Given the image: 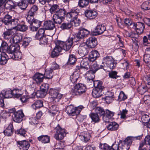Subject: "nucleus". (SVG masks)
I'll list each match as a JSON object with an SVG mask.
<instances>
[{"label": "nucleus", "mask_w": 150, "mask_h": 150, "mask_svg": "<svg viewBox=\"0 0 150 150\" xmlns=\"http://www.w3.org/2000/svg\"><path fill=\"white\" fill-rule=\"evenodd\" d=\"M106 30V28L104 25H98L95 28L94 35L102 34Z\"/></svg>", "instance_id": "obj_25"}, {"label": "nucleus", "mask_w": 150, "mask_h": 150, "mask_svg": "<svg viewBox=\"0 0 150 150\" xmlns=\"http://www.w3.org/2000/svg\"><path fill=\"white\" fill-rule=\"evenodd\" d=\"M15 31H14L12 29H8L5 31L3 34V36L6 39H10L11 36H12L15 33Z\"/></svg>", "instance_id": "obj_27"}, {"label": "nucleus", "mask_w": 150, "mask_h": 150, "mask_svg": "<svg viewBox=\"0 0 150 150\" xmlns=\"http://www.w3.org/2000/svg\"><path fill=\"white\" fill-rule=\"evenodd\" d=\"M59 108L56 105H50L49 107V112L50 113L54 115L58 111Z\"/></svg>", "instance_id": "obj_30"}, {"label": "nucleus", "mask_w": 150, "mask_h": 150, "mask_svg": "<svg viewBox=\"0 0 150 150\" xmlns=\"http://www.w3.org/2000/svg\"><path fill=\"white\" fill-rule=\"evenodd\" d=\"M30 39L29 38H24L22 42V45L24 47L28 46L30 42Z\"/></svg>", "instance_id": "obj_56"}, {"label": "nucleus", "mask_w": 150, "mask_h": 150, "mask_svg": "<svg viewBox=\"0 0 150 150\" xmlns=\"http://www.w3.org/2000/svg\"><path fill=\"white\" fill-rule=\"evenodd\" d=\"M141 136L136 137H128L124 140L122 141L120 140L117 146V150H128L130 147V145L132 144V140L134 139H140L142 138Z\"/></svg>", "instance_id": "obj_1"}, {"label": "nucleus", "mask_w": 150, "mask_h": 150, "mask_svg": "<svg viewBox=\"0 0 150 150\" xmlns=\"http://www.w3.org/2000/svg\"><path fill=\"white\" fill-rule=\"evenodd\" d=\"M80 139L83 142H87L90 139L91 136L88 133H86L84 135L80 136Z\"/></svg>", "instance_id": "obj_44"}, {"label": "nucleus", "mask_w": 150, "mask_h": 150, "mask_svg": "<svg viewBox=\"0 0 150 150\" xmlns=\"http://www.w3.org/2000/svg\"><path fill=\"white\" fill-rule=\"evenodd\" d=\"M45 31L43 28H40L37 33L35 38L36 39L39 40L44 35Z\"/></svg>", "instance_id": "obj_34"}, {"label": "nucleus", "mask_w": 150, "mask_h": 150, "mask_svg": "<svg viewBox=\"0 0 150 150\" xmlns=\"http://www.w3.org/2000/svg\"><path fill=\"white\" fill-rule=\"evenodd\" d=\"M89 33V31L83 28H80L79 32L76 35L75 37L79 40L86 37Z\"/></svg>", "instance_id": "obj_14"}, {"label": "nucleus", "mask_w": 150, "mask_h": 150, "mask_svg": "<svg viewBox=\"0 0 150 150\" xmlns=\"http://www.w3.org/2000/svg\"><path fill=\"white\" fill-rule=\"evenodd\" d=\"M18 22V21L17 19H14L11 21L10 24L12 26L13 29H15L17 30V26L19 25Z\"/></svg>", "instance_id": "obj_51"}, {"label": "nucleus", "mask_w": 150, "mask_h": 150, "mask_svg": "<svg viewBox=\"0 0 150 150\" xmlns=\"http://www.w3.org/2000/svg\"><path fill=\"white\" fill-rule=\"evenodd\" d=\"M44 75L40 73H38L35 74L33 77V79L38 83L43 81Z\"/></svg>", "instance_id": "obj_26"}, {"label": "nucleus", "mask_w": 150, "mask_h": 150, "mask_svg": "<svg viewBox=\"0 0 150 150\" xmlns=\"http://www.w3.org/2000/svg\"><path fill=\"white\" fill-rule=\"evenodd\" d=\"M11 21V17L8 15H6L3 20V23L7 25H9Z\"/></svg>", "instance_id": "obj_45"}, {"label": "nucleus", "mask_w": 150, "mask_h": 150, "mask_svg": "<svg viewBox=\"0 0 150 150\" xmlns=\"http://www.w3.org/2000/svg\"><path fill=\"white\" fill-rule=\"evenodd\" d=\"M13 97L12 91L11 90L6 91L3 90L0 93V98H11Z\"/></svg>", "instance_id": "obj_22"}, {"label": "nucleus", "mask_w": 150, "mask_h": 150, "mask_svg": "<svg viewBox=\"0 0 150 150\" xmlns=\"http://www.w3.org/2000/svg\"><path fill=\"white\" fill-rule=\"evenodd\" d=\"M93 11L92 10H86L85 11V14L86 16L90 19H93L94 15Z\"/></svg>", "instance_id": "obj_49"}, {"label": "nucleus", "mask_w": 150, "mask_h": 150, "mask_svg": "<svg viewBox=\"0 0 150 150\" xmlns=\"http://www.w3.org/2000/svg\"><path fill=\"white\" fill-rule=\"evenodd\" d=\"M94 98H99L102 95V91L104 88L102 83L100 81H94Z\"/></svg>", "instance_id": "obj_6"}, {"label": "nucleus", "mask_w": 150, "mask_h": 150, "mask_svg": "<svg viewBox=\"0 0 150 150\" xmlns=\"http://www.w3.org/2000/svg\"><path fill=\"white\" fill-rule=\"evenodd\" d=\"M53 70L50 68H48L45 70L44 76L47 79H51L53 76Z\"/></svg>", "instance_id": "obj_28"}, {"label": "nucleus", "mask_w": 150, "mask_h": 150, "mask_svg": "<svg viewBox=\"0 0 150 150\" xmlns=\"http://www.w3.org/2000/svg\"><path fill=\"white\" fill-rule=\"evenodd\" d=\"M143 100L145 104L147 105H150V96H144Z\"/></svg>", "instance_id": "obj_58"}, {"label": "nucleus", "mask_w": 150, "mask_h": 150, "mask_svg": "<svg viewBox=\"0 0 150 150\" xmlns=\"http://www.w3.org/2000/svg\"><path fill=\"white\" fill-rule=\"evenodd\" d=\"M76 61V59L74 55H71L69 56L68 59V63L69 64H73Z\"/></svg>", "instance_id": "obj_52"}, {"label": "nucleus", "mask_w": 150, "mask_h": 150, "mask_svg": "<svg viewBox=\"0 0 150 150\" xmlns=\"http://www.w3.org/2000/svg\"><path fill=\"white\" fill-rule=\"evenodd\" d=\"M93 65H92L90 70L87 71L86 74V78H87L88 82L90 83L93 82L94 83V70Z\"/></svg>", "instance_id": "obj_16"}, {"label": "nucleus", "mask_w": 150, "mask_h": 150, "mask_svg": "<svg viewBox=\"0 0 150 150\" xmlns=\"http://www.w3.org/2000/svg\"><path fill=\"white\" fill-rule=\"evenodd\" d=\"M143 61L146 63L150 62V54H145L144 55Z\"/></svg>", "instance_id": "obj_61"}, {"label": "nucleus", "mask_w": 150, "mask_h": 150, "mask_svg": "<svg viewBox=\"0 0 150 150\" xmlns=\"http://www.w3.org/2000/svg\"><path fill=\"white\" fill-rule=\"evenodd\" d=\"M110 96H107L104 98L107 103H110L114 100L113 93L110 92Z\"/></svg>", "instance_id": "obj_43"}, {"label": "nucleus", "mask_w": 150, "mask_h": 150, "mask_svg": "<svg viewBox=\"0 0 150 150\" xmlns=\"http://www.w3.org/2000/svg\"><path fill=\"white\" fill-rule=\"evenodd\" d=\"M83 107L80 105L78 107H74L72 105L68 106L66 109V111L68 115L70 116L76 115L79 114Z\"/></svg>", "instance_id": "obj_3"}, {"label": "nucleus", "mask_w": 150, "mask_h": 150, "mask_svg": "<svg viewBox=\"0 0 150 150\" xmlns=\"http://www.w3.org/2000/svg\"><path fill=\"white\" fill-rule=\"evenodd\" d=\"M35 13L29 11L26 17V19L29 23H31V21L34 19V16L35 15Z\"/></svg>", "instance_id": "obj_40"}, {"label": "nucleus", "mask_w": 150, "mask_h": 150, "mask_svg": "<svg viewBox=\"0 0 150 150\" xmlns=\"http://www.w3.org/2000/svg\"><path fill=\"white\" fill-rule=\"evenodd\" d=\"M103 63L105 64L108 67L111 69H113L115 67V60L110 56H107L104 57L103 59Z\"/></svg>", "instance_id": "obj_9"}, {"label": "nucleus", "mask_w": 150, "mask_h": 150, "mask_svg": "<svg viewBox=\"0 0 150 150\" xmlns=\"http://www.w3.org/2000/svg\"><path fill=\"white\" fill-rule=\"evenodd\" d=\"M49 88V85L47 83H43L40 86V90L44 92V95L46 94Z\"/></svg>", "instance_id": "obj_50"}, {"label": "nucleus", "mask_w": 150, "mask_h": 150, "mask_svg": "<svg viewBox=\"0 0 150 150\" xmlns=\"http://www.w3.org/2000/svg\"><path fill=\"white\" fill-rule=\"evenodd\" d=\"M15 133L17 134H19L23 137H25L26 134L25 131L24 129H21L16 131Z\"/></svg>", "instance_id": "obj_57"}, {"label": "nucleus", "mask_w": 150, "mask_h": 150, "mask_svg": "<svg viewBox=\"0 0 150 150\" xmlns=\"http://www.w3.org/2000/svg\"><path fill=\"white\" fill-rule=\"evenodd\" d=\"M88 0H79L78 5L80 7L83 8L86 6L88 4Z\"/></svg>", "instance_id": "obj_47"}, {"label": "nucleus", "mask_w": 150, "mask_h": 150, "mask_svg": "<svg viewBox=\"0 0 150 150\" xmlns=\"http://www.w3.org/2000/svg\"><path fill=\"white\" fill-rule=\"evenodd\" d=\"M43 27L46 30H51L55 28V25L52 21L49 20L44 22Z\"/></svg>", "instance_id": "obj_19"}, {"label": "nucleus", "mask_w": 150, "mask_h": 150, "mask_svg": "<svg viewBox=\"0 0 150 150\" xmlns=\"http://www.w3.org/2000/svg\"><path fill=\"white\" fill-rule=\"evenodd\" d=\"M114 113L108 110H106L105 116L108 117V119H110L113 116Z\"/></svg>", "instance_id": "obj_59"}, {"label": "nucleus", "mask_w": 150, "mask_h": 150, "mask_svg": "<svg viewBox=\"0 0 150 150\" xmlns=\"http://www.w3.org/2000/svg\"><path fill=\"white\" fill-rule=\"evenodd\" d=\"M133 28L135 30L137 33L139 34H142L144 31L145 28L143 23L138 22L136 23H133Z\"/></svg>", "instance_id": "obj_15"}, {"label": "nucleus", "mask_w": 150, "mask_h": 150, "mask_svg": "<svg viewBox=\"0 0 150 150\" xmlns=\"http://www.w3.org/2000/svg\"><path fill=\"white\" fill-rule=\"evenodd\" d=\"M29 98V96L27 95H25L23 96L20 98V100L22 103H26L28 101V100Z\"/></svg>", "instance_id": "obj_63"}, {"label": "nucleus", "mask_w": 150, "mask_h": 150, "mask_svg": "<svg viewBox=\"0 0 150 150\" xmlns=\"http://www.w3.org/2000/svg\"><path fill=\"white\" fill-rule=\"evenodd\" d=\"M28 4L26 0H21L18 4V6L21 9L25 10L28 6Z\"/></svg>", "instance_id": "obj_37"}, {"label": "nucleus", "mask_w": 150, "mask_h": 150, "mask_svg": "<svg viewBox=\"0 0 150 150\" xmlns=\"http://www.w3.org/2000/svg\"><path fill=\"white\" fill-rule=\"evenodd\" d=\"M88 59L90 61V65H89L88 62L85 61L84 60H83L81 61V69L87 70L88 68H89L90 69L92 65H93V66L94 51L92 50L90 52L89 56Z\"/></svg>", "instance_id": "obj_4"}, {"label": "nucleus", "mask_w": 150, "mask_h": 150, "mask_svg": "<svg viewBox=\"0 0 150 150\" xmlns=\"http://www.w3.org/2000/svg\"><path fill=\"white\" fill-rule=\"evenodd\" d=\"M119 127L118 125L115 122H112L108 125L107 127L109 130L113 131L117 130Z\"/></svg>", "instance_id": "obj_33"}, {"label": "nucleus", "mask_w": 150, "mask_h": 150, "mask_svg": "<svg viewBox=\"0 0 150 150\" xmlns=\"http://www.w3.org/2000/svg\"><path fill=\"white\" fill-rule=\"evenodd\" d=\"M127 98V96L122 91L120 92L118 96V100L120 101L124 100Z\"/></svg>", "instance_id": "obj_54"}, {"label": "nucleus", "mask_w": 150, "mask_h": 150, "mask_svg": "<svg viewBox=\"0 0 150 150\" xmlns=\"http://www.w3.org/2000/svg\"><path fill=\"white\" fill-rule=\"evenodd\" d=\"M49 93L51 96L52 100L55 102H58L62 97V95L59 93L57 89H50L49 90Z\"/></svg>", "instance_id": "obj_12"}, {"label": "nucleus", "mask_w": 150, "mask_h": 150, "mask_svg": "<svg viewBox=\"0 0 150 150\" xmlns=\"http://www.w3.org/2000/svg\"><path fill=\"white\" fill-rule=\"evenodd\" d=\"M4 7L7 9H12L15 8V5L12 1L8 0L5 2Z\"/></svg>", "instance_id": "obj_31"}, {"label": "nucleus", "mask_w": 150, "mask_h": 150, "mask_svg": "<svg viewBox=\"0 0 150 150\" xmlns=\"http://www.w3.org/2000/svg\"><path fill=\"white\" fill-rule=\"evenodd\" d=\"M28 29V27L25 24H19L17 26V30L21 31L24 32Z\"/></svg>", "instance_id": "obj_53"}, {"label": "nucleus", "mask_w": 150, "mask_h": 150, "mask_svg": "<svg viewBox=\"0 0 150 150\" xmlns=\"http://www.w3.org/2000/svg\"><path fill=\"white\" fill-rule=\"evenodd\" d=\"M59 9V6L57 4L52 5L50 9V11L51 14L56 13Z\"/></svg>", "instance_id": "obj_48"}, {"label": "nucleus", "mask_w": 150, "mask_h": 150, "mask_svg": "<svg viewBox=\"0 0 150 150\" xmlns=\"http://www.w3.org/2000/svg\"><path fill=\"white\" fill-rule=\"evenodd\" d=\"M57 44L62 49L66 51H68L72 47L73 41L72 38H69L66 42H63L60 41L56 42Z\"/></svg>", "instance_id": "obj_5"}, {"label": "nucleus", "mask_w": 150, "mask_h": 150, "mask_svg": "<svg viewBox=\"0 0 150 150\" xmlns=\"http://www.w3.org/2000/svg\"><path fill=\"white\" fill-rule=\"evenodd\" d=\"M79 75L78 73L76 71L75 72L70 76V78L71 82L73 83H75L79 78Z\"/></svg>", "instance_id": "obj_38"}, {"label": "nucleus", "mask_w": 150, "mask_h": 150, "mask_svg": "<svg viewBox=\"0 0 150 150\" xmlns=\"http://www.w3.org/2000/svg\"><path fill=\"white\" fill-rule=\"evenodd\" d=\"M10 55L7 54L6 52H2L1 54L0 64H6L8 59L10 58Z\"/></svg>", "instance_id": "obj_23"}, {"label": "nucleus", "mask_w": 150, "mask_h": 150, "mask_svg": "<svg viewBox=\"0 0 150 150\" xmlns=\"http://www.w3.org/2000/svg\"><path fill=\"white\" fill-rule=\"evenodd\" d=\"M100 147L103 150H109L110 146H109L107 144L105 143L103 144H100Z\"/></svg>", "instance_id": "obj_64"}, {"label": "nucleus", "mask_w": 150, "mask_h": 150, "mask_svg": "<svg viewBox=\"0 0 150 150\" xmlns=\"http://www.w3.org/2000/svg\"><path fill=\"white\" fill-rule=\"evenodd\" d=\"M24 115L22 110H19L14 112L12 115L13 120L16 122L20 123L23 120Z\"/></svg>", "instance_id": "obj_13"}, {"label": "nucleus", "mask_w": 150, "mask_h": 150, "mask_svg": "<svg viewBox=\"0 0 150 150\" xmlns=\"http://www.w3.org/2000/svg\"><path fill=\"white\" fill-rule=\"evenodd\" d=\"M86 89V87L85 85L81 83H78L74 86V89H73L72 91L75 95H79L85 93Z\"/></svg>", "instance_id": "obj_10"}, {"label": "nucleus", "mask_w": 150, "mask_h": 150, "mask_svg": "<svg viewBox=\"0 0 150 150\" xmlns=\"http://www.w3.org/2000/svg\"><path fill=\"white\" fill-rule=\"evenodd\" d=\"M38 140L41 142L46 143L50 141V137L47 135H42L38 137Z\"/></svg>", "instance_id": "obj_36"}, {"label": "nucleus", "mask_w": 150, "mask_h": 150, "mask_svg": "<svg viewBox=\"0 0 150 150\" xmlns=\"http://www.w3.org/2000/svg\"><path fill=\"white\" fill-rule=\"evenodd\" d=\"M31 23H29V24H31L36 26L39 27L41 24L42 22L39 20L34 19L31 21Z\"/></svg>", "instance_id": "obj_55"}, {"label": "nucleus", "mask_w": 150, "mask_h": 150, "mask_svg": "<svg viewBox=\"0 0 150 150\" xmlns=\"http://www.w3.org/2000/svg\"><path fill=\"white\" fill-rule=\"evenodd\" d=\"M78 52L81 56H84L87 54L88 52V46L86 45L80 46L78 48Z\"/></svg>", "instance_id": "obj_18"}, {"label": "nucleus", "mask_w": 150, "mask_h": 150, "mask_svg": "<svg viewBox=\"0 0 150 150\" xmlns=\"http://www.w3.org/2000/svg\"><path fill=\"white\" fill-rule=\"evenodd\" d=\"M72 24L70 22L67 23H63L60 26V28L63 30L69 29L72 27Z\"/></svg>", "instance_id": "obj_42"}, {"label": "nucleus", "mask_w": 150, "mask_h": 150, "mask_svg": "<svg viewBox=\"0 0 150 150\" xmlns=\"http://www.w3.org/2000/svg\"><path fill=\"white\" fill-rule=\"evenodd\" d=\"M56 133L54 137L57 140L59 141L62 140L66 135V132L64 129L61 128L58 125L55 128Z\"/></svg>", "instance_id": "obj_7"}, {"label": "nucleus", "mask_w": 150, "mask_h": 150, "mask_svg": "<svg viewBox=\"0 0 150 150\" xmlns=\"http://www.w3.org/2000/svg\"><path fill=\"white\" fill-rule=\"evenodd\" d=\"M43 106V102L42 100H38L35 102L31 106L35 110L38 109Z\"/></svg>", "instance_id": "obj_32"}, {"label": "nucleus", "mask_w": 150, "mask_h": 150, "mask_svg": "<svg viewBox=\"0 0 150 150\" xmlns=\"http://www.w3.org/2000/svg\"><path fill=\"white\" fill-rule=\"evenodd\" d=\"M49 37V36L48 35H44L38 40L40 41V43L43 45L47 44Z\"/></svg>", "instance_id": "obj_46"}, {"label": "nucleus", "mask_w": 150, "mask_h": 150, "mask_svg": "<svg viewBox=\"0 0 150 150\" xmlns=\"http://www.w3.org/2000/svg\"><path fill=\"white\" fill-rule=\"evenodd\" d=\"M15 45H10L9 47L8 45L5 42H3L1 44L0 48V51L2 52H6L9 55L11 53L13 52L14 50L16 49L15 47Z\"/></svg>", "instance_id": "obj_8"}, {"label": "nucleus", "mask_w": 150, "mask_h": 150, "mask_svg": "<svg viewBox=\"0 0 150 150\" xmlns=\"http://www.w3.org/2000/svg\"><path fill=\"white\" fill-rule=\"evenodd\" d=\"M22 39V35L19 33H17L13 38H11L10 42L11 43H17L20 42Z\"/></svg>", "instance_id": "obj_20"}, {"label": "nucleus", "mask_w": 150, "mask_h": 150, "mask_svg": "<svg viewBox=\"0 0 150 150\" xmlns=\"http://www.w3.org/2000/svg\"><path fill=\"white\" fill-rule=\"evenodd\" d=\"M13 127L11 125H9L4 131L5 135L7 136H10L13 134Z\"/></svg>", "instance_id": "obj_29"}, {"label": "nucleus", "mask_w": 150, "mask_h": 150, "mask_svg": "<svg viewBox=\"0 0 150 150\" xmlns=\"http://www.w3.org/2000/svg\"><path fill=\"white\" fill-rule=\"evenodd\" d=\"M15 50L13 52L10 54V58H12L15 60L20 59L22 58V54L19 51L20 47L18 44H15Z\"/></svg>", "instance_id": "obj_11"}, {"label": "nucleus", "mask_w": 150, "mask_h": 150, "mask_svg": "<svg viewBox=\"0 0 150 150\" xmlns=\"http://www.w3.org/2000/svg\"><path fill=\"white\" fill-rule=\"evenodd\" d=\"M12 94L14 98H18L22 95V93L21 90L14 89L12 90Z\"/></svg>", "instance_id": "obj_39"}, {"label": "nucleus", "mask_w": 150, "mask_h": 150, "mask_svg": "<svg viewBox=\"0 0 150 150\" xmlns=\"http://www.w3.org/2000/svg\"><path fill=\"white\" fill-rule=\"evenodd\" d=\"M94 41V38L93 36H92L88 38L86 41V45L90 48H93L94 47V44L93 42Z\"/></svg>", "instance_id": "obj_41"}, {"label": "nucleus", "mask_w": 150, "mask_h": 150, "mask_svg": "<svg viewBox=\"0 0 150 150\" xmlns=\"http://www.w3.org/2000/svg\"><path fill=\"white\" fill-rule=\"evenodd\" d=\"M56 46L54 49L53 50L51 54V56L52 57H54L59 55V52H61L62 49L57 44V42H56Z\"/></svg>", "instance_id": "obj_24"}, {"label": "nucleus", "mask_w": 150, "mask_h": 150, "mask_svg": "<svg viewBox=\"0 0 150 150\" xmlns=\"http://www.w3.org/2000/svg\"><path fill=\"white\" fill-rule=\"evenodd\" d=\"M78 12L77 10H71L70 12L66 14V17L67 18H70V21L78 17Z\"/></svg>", "instance_id": "obj_21"}, {"label": "nucleus", "mask_w": 150, "mask_h": 150, "mask_svg": "<svg viewBox=\"0 0 150 150\" xmlns=\"http://www.w3.org/2000/svg\"><path fill=\"white\" fill-rule=\"evenodd\" d=\"M138 34L134 33H132L131 34V35L130 36V37L132 39V41H136V40H138V38L139 37V35Z\"/></svg>", "instance_id": "obj_60"}, {"label": "nucleus", "mask_w": 150, "mask_h": 150, "mask_svg": "<svg viewBox=\"0 0 150 150\" xmlns=\"http://www.w3.org/2000/svg\"><path fill=\"white\" fill-rule=\"evenodd\" d=\"M94 113L100 116H104L105 114V112L103 108L101 107H97L94 108Z\"/></svg>", "instance_id": "obj_35"}, {"label": "nucleus", "mask_w": 150, "mask_h": 150, "mask_svg": "<svg viewBox=\"0 0 150 150\" xmlns=\"http://www.w3.org/2000/svg\"><path fill=\"white\" fill-rule=\"evenodd\" d=\"M17 143L21 149L27 150L29 148L30 144L28 142L24 140L22 141H17Z\"/></svg>", "instance_id": "obj_17"}, {"label": "nucleus", "mask_w": 150, "mask_h": 150, "mask_svg": "<svg viewBox=\"0 0 150 150\" xmlns=\"http://www.w3.org/2000/svg\"><path fill=\"white\" fill-rule=\"evenodd\" d=\"M65 10L64 8H59L57 11L54 14L52 19L54 23L57 24H60L64 20L66 14Z\"/></svg>", "instance_id": "obj_2"}, {"label": "nucleus", "mask_w": 150, "mask_h": 150, "mask_svg": "<svg viewBox=\"0 0 150 150\" xmlns=\"http://www.w3.org/2000/svg\"><path fill=\"white\" fill-rule=\"evenodd\" d=\"M109 76L110 78L113 79H116L118 76L117 75V72L116 71H114L110 72Z\"/></svg>", "instance_id": "obj_62"}]
</instances>
